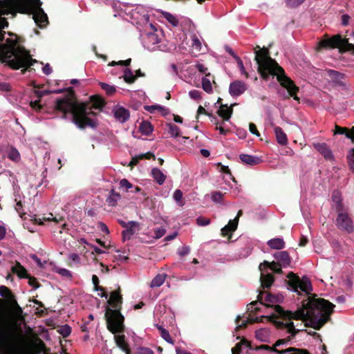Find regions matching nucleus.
<instances>
[{
    "instance_id": "obj_1",
    "label": "nucleus",
    "mask_w": 354,
    "mask_h": 354,
    "mask_svg": "<svg viewBox=\"0 0 354 354\" xmlns=\"http://www.w3.org/2000/svg\"><path fill=\"white\" fill-rule=\"evenodd\" d=\"M302 306L295 312L285 310L279 305L274 306V311L279 314L278 318L289 320V322L285 323V328L291 334V337L295 336L299 331L295 328L292 319L306 322V326L318 330L330 319L335 308V305L328 300L314 297L304 301Z\"/></svg>"
},
{
    "instance_id": "obj_2",
    "label": "nucleus",
    "mask_w": 354,
    "mask_h": 354,
    "mask_svg": "<svg viewBox=\"0 0 354 354\" xmlns=\"http://www.w3.org/2000/svg\"><path fill=\"white\" fill-rule=\"evenodd\" d=\"M67 94L56 100L55 109L62 113V118L67 119L71 115L72 122L80 129H84L86 127L92 128L96 127V122L88 117L89 115H95L92 109H101L105 104L104 100L98 96L91 97V102H79L72 87L66 89Z\"/></svg>"
},
{
    "instance_id": "obj_3",
    "label": "nucleus",
    "mask_w": 354,
    "mask_h": 354,
    "mask_svg": "<svg viewBox=\"0 0 354 354\" xmlns=\"http://www.w3.org/2000/svg\"><path fill=\"white\" fill-rule=\"evenodd\" d=\"M254 50V59L258 64V72L261 77L267 80L270 76H272V77L277 76L280 85L287 90L288 97H292L294 100H299L297 95L299 87L286 75L283 68L270 57L268 49L265 47L260 48L259 46H257Z\"/></svg>"
},
{
    "instance_id": "obj_4",
    "label": "nucleus",
    "mask_w": 354,
    "mask_h": 354,
    "mask_svg": "<svg viewBox=\"0 0 354 354\" xmlns=\"http://www.w3.org/2000/svg\"><path fill=\"white\" fill-rule=\"evenodd\" d=\"M108 304L114 309L106 308L105 319L107 329L113 334H117L124 331V317L120 310L122 309V297L120 293V288L111 292Z\"/></svg>"
},
{
    "instance_id": "obj_5",
    "label": "nucleus",
    "mask_w": 354,
    "mask_h": 354,
    "mask_svg": "<svg viewBox=\"0 0 354 354\" xmlns=\"http://www.w3.org/2000/svg\"><path fill=\"white\" fill-rule=\"evenodd\" d=\"M17 10L23 14H33V19L40 28L45 27L48 24L47 15L41 8L40 0H14Z\"/></svg>"
},
{
    "instance_id": "obj_6",
    "label": "nucleus",
    "mask_w": 354,
    "mask_h": 354,
    "mask_svg": "<svg viewBox=\"0 0 354 354\" xmlns=\"http://www.w3.org/2000/svg\"><path fill=\"white\" fill-rule=\"evenodd\" d=\"M319 50L339 48L340 51L354 52V44L349 43L348 39L342 38L340 35H335L331 37L325 35L324 38L318 42Z\"/></svg>"
},
{
    "instance_id": "obj_7",
    "label": "nucleus",
    "mask_w": 354,
    "mask_h": 354,
    "mask_svg": "<svg viewBox=\"0 0 354 354\" xmlns=\"http://www.w3.org/2000/svg\"><path fill=\"white\" fill-rule=\"evenodd\" d=\"M11 326V317L0 309V349L8 345Z\"/></svg>"
},
{
    "instance_id": "obj_8",
    "label": "nucleus",
    "mask_w": 354,
    "mask_h": 354,
    "mask_svg": "<svg viewBox=\"0 0 354 354\" xmlns=\"http://www.w3.org/2000/svg\"><path fill=\"white\" fill-rule=\"evenodd\" d=\"M287 278L288 279V285L290 286L295 292H298L299 289L308 294L310 291L312 290V285L306 277H303L302 279H300L297 274L293 273L292 272H290Z\"/></svg>"
},
{
    "instance_id": "obj_9",
    "label": "nucleus",
    "mask_w": 354,
    "mask_h": 354,
    "mask_svg": "<svg viewBox=\"0 0 354 354\" xmlns=\"http://www.w3.org/2000/svg\"><path fill=\"white\" fill-rule=\"evenodd\" d=\"M11 329L9 337L8 345L3 349H0V354H39V351H37V348H34L32 345L25 349L15 351L12 347V342L14 337V324L11 319Z\"/></svg>"
},
{
    "instance_id": "obj_10",
    "label": "nucleus",
    "mask_w": 354,
    "mask_h": 354,
    "mask_svg": "<svg viewBox=\"0 0 354 354\" xmlns=\"http://www.w3.org/2000/svg\"><path fill=\"white\" fill-rule=\"evenodd\" d=\"M258 302L263 304L268 308H273L274 309V306L276 305H270V304H277L281 302V297L278 295H274L266 291H261L257 296V300L252 301L250 305L254 306L258 304Z\"/></svg>"
},
{
    "instance_id": "obj_11",
    "label": "nucleus",
    "mask_w": 354,
    "mask_h": 354,
    "mask_svg": "<svg viewBox=\"0 0 354 354\" xmlns=\"http://www.w3.org/2000/svg\"><path fill=\"white\" fill-rule=\"evenodd\" d=\"M342 209V207L339 205V207H337L338 215L336 218V225L339 230L351 233L354 230L353 221L347 213L341 212Z\"/></svg>"
},
{
    "instance_id": "obj_12",
    "label": "nucleus",
    "mask_w": 354,
    "mask_h": 354,
    "mask_svg": "<svg viewBox=\"0 0 354 354\" xmlns=\"http://www.w3.org/2000/svg\"><path fill=\"white\" fill-rule=\"evenodd\" d=\"M246 89L247 86L243 82L236 80L230 84L229 93L233 97L239 96L243 94Z\"/></svg>"
},
{
    "instance_id": "obj_13",
    "label": "nucleus",
    "mask_w": 354,
    "mask_h": 354,
    "mask_svg": "<svg viewBox=\"0 0 354 354\" xmlns=\"http://www.w3.org/2000/svg\"><path fill=\"white\" fill-rule=\"evenodd\" d=\"M113 111L115 119L121 123H124L129 119V111L123 106H117Z\"/></svg>"
},
{
    "instance_id": "obj_14",
    "label": "nucleus",
    "mask_w": 354,
    "mask_h": 354,
    "mask_svg": "<svg viewBox=\"0 0 354 354\" xmlns=\"http://www.w3.org/2000/svg\"><path fill=\"white\" fill-rule=\"evenodd\" d=\"M238 227V218L230 220L227 225H225L221 230L223 236H228V240L232 239V232H234Z\"/></svg>"
},
{
    "instance_id": "obj_15",
    "label": "nucleus",
    "mask_w": 354,
    "mask_h": 354,
    "mask_svg": "<svg viewBox=\"0 0 354 354\" xmlns=\"http://www.w3.org/2000/svg\"><path fill=\"white\" fill-rule=\"evenodd\" d=\"M274 257L279 265L283 267L290 266L291 258L287 251L277 252L274 254Z\"/></svg>"
},
{
    "instance_id": "obj_16",
    "label": "nucleus",
    "mask_w": 354,
    "mask_h": 354,
    "mask_svg": "<svg viewBox=\"0 0 354 354\" xmlns=\"http://www.w3.org/2000/svg\"><path fill=\"white\" fill-rule=\"evenodd\" d=\"M234 105H236V104H232L230 106H228L227 104H221V106H220L217 113L223 118L222 124H223L225 121H228L230 119L233 112L232 106Z\"/></svg>"
},
{
    "instance_id": "obj_17",
    "label": "nucleus",
    "mask_w": 354,
    "mask_h": 354,
    "mask_svg": "<svg viewBox=\"0 0 354 354\" xmlns=\"http://www.w3.org/2000/svg\"><path fill=\"white\" fill-rule=\"evenodd\" d=\"M129 226L122 232V241L124 242L127 240L131 239V236L136 233L135 228L138 227L139 224L137 221H129Z\"/></svg>"
},
{
    "instance_id": "obj_18",
    "label": "nucleus",
    "mask_w": 354,
    "mask_h": 354,
    "mask_svg": "<svg viewBox=\"0 0 354 354\" xmlns=\"http://www.w3.org/2000/svg\"><path fill=\"white\" fill-rule=\"evenodd\" d=\"M115 342L116 345L124 352L128 353L130 352L129 346L126 341V337L124 335H115Z\"/></svg>"
},
{
    "instance_id": "obj_19",
    "label": "nucleus",
    "mask_w": 354,
    "mask_h": 354,
    "mask_svg": "<svg viewBox=\"0 0 354 354\" xmlns=\"http://www.w3.org/2000/svg\"><path fill=\"white\" fill-rule=\"evenodd\" d=\"M334 133L341 135L344 134L346 138L351 139L352 142L354 144V127L349 129L347 127H342L336 124Z\"/></svg>"
},
{
    "instance_id": "obj_20",
    "label": "nucleus",
    "mask_w": 354,
    "mask_h": 354,
    "mask_svg": "<svg viewBox=\"0 0 354 354\" xmlns=\"http://www.w3.org/2000/svg\"><path fill=\"white\" fill-rule=\"evenodd\" d=\"M121 199V195L112 189L109 192V196L106 198V202L109 206L115 207L118 202Z\"/></svg>"
},
{
    "instance_id": "obj_21",
    "label": "nucleus",
    "mask_w": 354,
    "mask_h": 354,
    "mask_svg": "<svg viewBox=\"0 0 354 354\" xmlns=\"http://www.w3.org/2000/svg\"><path fill=\"white\" fill-rule=\"evenodd\" d=\"M239 158L241 162L249 165H256L261 162L260 158L248 154H241Z\"/></svg>"
},
{
    "instance_id": "obj_22",
    "label": "nucleus",
    "mask_w": 354,
    "mask_h": 354,
    "mask_svg": "<svg viewBox=\"0 0 354 354\" xmlns=\"http://www.w3.org/2000/svg\"><path fill=\"white\" fill-rule=\"evenodd\" d=\"M315 148L324 156L326 159H330L333 158L331 151L329 149L325 143H317L314 145Z\"/></svg>"
},
{
    "instance_id": "obj_23",
    "label": "nucleus",
    "mask_w": 354,
    "mask_h": 354,
    "mask_svg": "<svg viewBox=\"0 0 354 354\" xmlns=\"http://www.w3.org/2000/svg\"><path fill=\"white\" fill-rule=\"evenodd\" d=\"M11 270L21 279L26 278L28 276L26 269L17 261L15 265L12 267Z\"/></svg>"
},
{
    "instance_id": "obj_24",
    "label": "nucleus",
    "mask_w": 354,
    "mask_h": 354,
    "mask_svg": "<svg viewBox=\"0 0 354 354\" xmlns=\"http://www.w3.org/2000/svg\"><path fill=\"white\" fill-rule=\"evenodd\" d=\"M10 308H11V312L13 315V317L17 319H21L23 318L22 314H23V310L18 304L16 299L10 302Z\"/></svg>"
},
{
    "instance_id": "obj_25",
    "label": "nucleus",
    "mask_w": 354,
    "mask_h": 354,
    "mask_svg": "<svg viewBox=\"0 0 354 354\" xmlns=\"http://www.w3.org/2000/svg\"><path fill=\"white\" fill-rule=\"evenodd\" d=\"M275 353L277 354H310L306 349L295 347H289L283 350L277 349V352Z\"/></svg>"
},
{
    "instance_id": "obj_26",
    "label": "nucleus",
    "mask_w": 354,
    "mask_h": 354,
    "mask_svg": "<svg viewBox=\"0 0 354 354\" xmlns=\"http://www.w3.org/2000/svg\"><path fill=\"white\" fill-rule=\"evenodd\" d=\"M271 249L281 250L285 248V242L283 239L274 238L269 240L267 243Z\"/></svg>"
},
{
    "instance_id": "obj_27",
    "label": "nucleus",
    "mask_w": 354,
    "mask_h": 354,
    "mask_svg": "<svg viewBox=\"0 0 354 354\" xmlns=\"http://www.w3.org/2000/svg\"><path fill=\"white\" fill-rule=\"evenodd\" d=\"M265 265L266 267L269 268L270 270H272L274 272L277 274H281L282 270L281 268V266L279 264V263H277L275 261H272L271 263L264 261L263 263H261L259 265V270H262V266Z\"/></svg>"
},
{
    "instance_id": "obj_28",
    "label": "nucleus",
    "mask_w": 354,
    "mask_h": 354,
    "mask_svg": "<svg viewBox=\"0 0 354 354\" xmlns=\"http://www.w3.org/2000/svg\"><path fill=\"white\" fill-rule=\"evenodd\" d=\"M0 295L5 298L9 304L15 299L11 290L5 286H0Z\"/></svg>"
},
{
    "instance_id": "obj_29",
    "label": "nucleus",
    "mask_w": 354,
    "mask_h": 354,
    "mask_svg": "<svg viewBox=\"0 0 354 354\" xmlns=\"http://www.w3.org/2000/svg\"><path fill=\"white\" fill-rule=\"evenodd\" d=\"M274 132H275V135L277 137V140L279 144H280L281 145H284L287 144L288 139H287L286 134L283 132V131L282 130V129L281 127H276L274 128Z\"/></svg>"
},
{
    "instance_id": "obj_30",
    "label": "nucleus",
    "mask_w": 354,
    "mask_h": 354,
    "mask_svg": "<svg viewBox=\"0 0 354 354\" xmlns=\"http://www.w3.org/2000/svg\"><path fill=\"white\" fill-rule=\"evenodd\" d=\"M274 281L272 274H261V282L263 288H269Z\"/></svg>"
},
{
    "instance_id": "obj_31",
    "label": "nucleus",
    "mask_w": 354,
    "mask_h": 354,
    "mask_svg": "<svg viewBox=\"0 0 354 354\" xmlns=\"http://www.w3.org/2000/svg\"><path fill=\"white\" fill-rule=\"evenodd\" d=\"M151 175L159 185H162L166 179V176L158 168L152 169Z\"/></svg>"
},
{
    "instance_id": "obj_32",
    "label": "nucleus",
    "mask_w": 354,
    "mask_h": 354,
    "mask_svg": "<svg viewBox=\"0 0 354 354\" xmlns=\"http://www.w3.org/2000/svg\"><path fill=\"white\" fill-rule=\"evenodd\" d=\"M242 345L252 348L251 343L246 339L243 338L240 342L237 343L236 346L232 348V354H240L242 351Z\"/></svg>"
},
{
    "instance_id": "obj_33",
    "label": "nucleus",
    "mask_w": 354,
    "mask_h": 354,
    "mask_svg": "<svg viewBox=\"0 0 354 354\" xmlns=\"http://www.w3.org/2000/svg\"><path fill=\"white\" fill-rule=\"evenodd\" d=\"M140 132L146 136H149L153 131V126L148 121H142L139 127Z\"/></svg>"
},
{
    "instance_id": "obj_34",
    "label": "nucleus",
    "mask_w": 354,
    "mask_h": 354,
    "mask_svg": "<svg viewBox=\"0 0 354 354\" xmlns=\"http://www.w3.org/2000/svg\"><path fill=\"white\" fill-rule=\"evenodd\" d=\"M255 337L261 342H266L269 337V330L266 328H261L256 330Z\"/></svg>"
},
{
    "instance_id": "obj_35",
    "label": "nucleus",
    "mask_w": 354,
    "mask_h": 354,
    "mask_svg": "<svg viewBox=\"0 0 354 354\" xmlns=\"http://www.w3.org/2000/svg\"><path fill=\"white\" fill-rule=\"evenodd\" d=\"M167 275L165 274H157L151 282V287H160L165 281Z\"/></svg>"
},
{
    "instance_id": "obj_36",
    "label": "nucleus",
    "mask_w": 354,
    "mask_h": 354,
    "mask_svg": "<svg viewBox=\"0 0 354 354\" xmlns=\"http://www.w3.org/2000/svg\"><path fill=\"white\" fill-rule=\"evenodd\" d=\"M123 79L127 84H133L136 81V77L133 75L130 68H125L124 71Z\"/></svg>"
},
{
    "instance_id": "obj_37",
    "label": "nucleus",
    "mask_w": 354,
    "mask_h": 354,
    "mask_svg": "<svg viewBox=\"0 0 354 354\" xmlns=\"http://www.w3.org/2000/svg\"><path fill=\"white\" fill-rule=\"evenodd\" d=\"M7 156L10 160L14 162H18L20 160V153L19 151L14 147H10L9 151H8Z\"/></svg>"
},
{
    "instance_id": "obj_38",
    "label": "nucleus",
    "mask_w": 354,
    "mask_h": 354,
    "mask_svg": "<svg viewBox=\"0 0 354 354\" xmlns=\"http://www.w3.org/2000/svg\"><path fill=\"white\" fill-rule=\"evenodd\" d=\"M157 328L158 329V330L160 331V335L162 337V338H163L166 342H167L169 344H174V339L171 337L170 335H169V333L168 330H167L166 329H165L162 326H157Z\"/></svg>"
},
{
    "instance_id": "obj_39",
    "label": "nucleus",
    "mask_w": 354,
    "mask_h": 354,
    "mask_svg": "<svg viewBox=\"0 0 354 354\" xmlns=\"http://www.w3.org/2000/svg\"><path fill=\"white\" fill-rule=\"evenodd\" d=\"M62 220H63L62 217H60L59 219H57V217L54 216L52 213H50L48 214V216H47V217L44 216L42 218H35L34 221L35 223H37L39 225H43V221H53L55 223H58L59 221H62Z\"/></svg>"
},
{
    "instance_id": "obj_40",
    "label": "nucleus",
    "mask_w": 354,
    "mask_h": 354,
    "mask_svg": "<svg viewBox=\"0 0 354 354\" xmlns=\"http://www.w3.org/2000/svg\"><path fill=\"white\" fill-rule=\"evenodd\" d=\"M278 317L275 314H272L269 316L262 315L261 317H257L253 319H250V324L260 323L263 322L264 319H266L268 322L272 321L273 319H277Z\"/></svg>"
},
{
    "instance_id": "obj_41",
    "label": "nucleus",
    "mask_w": 354,
    "mask_h": 354,
    "mask_svg": "<svg viewBox=\"0 0 354 354\" xmlns=\"http://www.w3.org/2000/svg\"><path fill=\"white\" fill-rule=\"evenodd\" d=\"M162 15L164 17V18L166 19L168 21V22H169L174 26H177L178 25V20L172 14L168 12H162Z\"/></svg>"
},
{
    "instance_id": "obj_42",
    "label": "nucleus",
    "mask_w": 354,
    "mask_h": 354,
    "mask_svg": "<svg viewBox=\"0 0 354 354\" xmlns=\"http://www.w3.org/2000/svg\"><path fill=\"white\" fill-rule=\"evenodd\" d=\"M100 85L101 86V88L104 90L106 92V93L109 95H113L116 91V88L114 86L109 85L104 82H100Z\"/></svg>"
},
{
    "instance_id": "obj_43",
    "label": "nucleus",
    "mask_w": 354,
    "mask_h": 354,
    "mask_svg": "<svg viewBox=\"0 0 354 354\" xmlns=\"http://www.w3.org/2000/svg\"><path fill=\"white\" fill-rule=\"evenodd\" d=\"M346 158L349 169L354 173V148L348 151Z\"/></svg>"
},
{
    "instance_id": "obj_44",
    "label": "nucleus",
    "mask_w": 354,
    "mask_h": 354,
    "mask_svg": "<svg viewBox=\"0 0 354 354\" xmlns=\"http://www.w3.org/2000/svg\"><path fill=\"white\" fill-rule=\"evenodd\" d=\"M168 133L173 137L177 138L180 136V129L178 126L174 124H168Z\"/></svg>"
},
{
    "instance_id": "obj_45",
    "label": "nucleus",
    "mask_w": 354,
    "mask_h": 354,
    "mask_svg": "<svg viewBox=\"0 0 354 354\" xmlns=\"http://www.w3.org/2000/svg\"><path fill=\"white\" fill-rule=\"evenodd\" d=\"M192 47L197 52H199L201 50V42L196 35H193L192 37Z\"/></svg>"
},
{
    "instance_id": "obj_46",
    "label": "nucleus",
    "mask_w": 354,
    "mask_h": 354,
    "mask_svg": "<svg viewBox=\"0 0 354 354\" xmlns=\"http://www.w3.org/2000/svg\"><path fill=\"white\" fill-rule=\"evenodd\" d=\"M305 0H285L286 4L288 8H295L301 5Z\"/></svg>"
},
{
    "instance_id": "obj_47",
    "label": "nucleus",
    "mask_w": 354,
    "mask_h": 354,
    "mask_svg": "<svg viewBox=\"0 0 354 354\" xmlns=\"http://www.w3.org/2000/svg\"><path fill=\"white\" fill-rule=\"evenodd\" d=\"M32 346L34 348H37V351H39V353L41 352L46 353L48 351L45 343L41 339H38L37 343Z\"/></svg>"
},
{
    "instance_id": "obj_48",
    "label": "nucleus",
    "mask_w": 354,
    "mask_h": 354,
    "mask_svg": "<svg viewBox=\"0 0 354 354\" xmlns=\"http://www.w3.org/2000/svg\"><path fill=\"white\" fill-rule=\"evenodd\" d=\"M241 319V316H238L236 319V324H237V326L236 327V330L238 331L241 328H245L247 327L248 324H250V319H248L245 321H243L241 324H239V322Z\"/></svg>"
},
{
    "instance_id": "obj_49",
    "label": "nucleus",
    "mask_w": 354,
    "mask_h": 354,
    "mask_svg": "<svg viewBox=\"0 0 354 354\" xmlns=\"http://www.w3.org/2000/svg\"><path fill=\"white\" fill-rule=\"evenodd\" d=\"M55 270L57 273L59 274L62 277L71 278L72 277V274L71 271H69L67 269L65 268H55Z\"/></svg>"
},
{
    "instance_id": "obj_50",
    "label": "nucleus",
    "mask_w": 354,
    "mask_h": 354,
    "mask_svg": "<svg viewBox=\"0 0 354 354\" xmlns=\"http://www.w3.org/2000/svg\"><path fill=\"white\" fill-rule=\"evenodd\" d=\"M120 187L126 189V192H129L130 189H133V185L126 178H123L120 181Z\"/></svg>"
},
{
    "instance_id": "obj_51",
    "label": "nucleus",
    "mask_w": 354,
    "mask_h": 354,
    "mask_svg": "<svg viewBox=\"0 0 354 354\" xmlns=\"http://www.w3.org/2000/svg\"><path fill=\"white\" fill-rule=\"evenodd\" d=\"M202 88L203 89L209 93L212 91V87L210 80H202Z\"/></svg>"
},
{
    "instance_id": "obj_52",
    "label": "nucleus",
    "mask_w": 354,
    "mask_h": 354,
    "mask_svg": "<svg viewBox=\"0 0 354 354\" xmlns=\"http://www.w3.org/2000/svg\"><path fill=\"white\" fill-rule=\"evenodd\" d=\"M26 279H28V284L33 287L35 289L38 288L40 286V284L35 277H32L28 274Z\"/></svg>"
},
{
    "instance_id": "obj_53",
    "label": "nucleus",
    "mask_w": 354,
    "mask_h": 354,
    "mask_svg": "<svg viewBox=\"0 0 354 354\" xmlns=\"http://www.w3.org/2000/svg\"><path fill=\"white\" fill-rule=\"evenodd\" d=\"M92 282L93 283L95 290H104V288L99 286L100 281L97 275L93 274L92 276Z\"/></svg>"
},
{
    "instance_id": "obj_54",
    "label": "nucleus",
    "mask_w": 354,
    "mask_h": 354,
    "mask_svg": "<svg viewBox=\"0 0 354 354\" xmlns=\"http://www.w3.org/2000/svg\"><path fill=\"white\" fill-rule=\"evenodd\" d=\"M166 233V230L163 227L156 228L154 230V238L158 239L163 236Z\"/></svg>"
},
{
    "instance_id": "obj_55",
    "label": "nucleus",
    "mask_w": 354,
    "mask_h": 354,
    "mask_svg": "<svg viewBox=\"0 0 354 354\" xmlns=\"http://www.w3.org/2000/svg\"><path fill=\"white\" fill-rule=\"evenodd\" d=\"M255 350H266L272 352H277V348L275 346H270L268 345L262 344L255 348Z\"/></svg>"
},
{
    "instance_id": "obj_56",
    "label": "nucleus",
    "mask_w": 354,
    "mask_h": 354,
    "mask_svg": "<svg viewBox=\"0 0 354 354\" xmlns=\"http://www.w3.org/2000/svg\"><path fill=\"white\" fill-rule=\"evenodd\" d=\"M196 223L200 226H206L210 223V219L199 216L196 219Z\"/></svg>"
},
{
    "instance_id": "obj_57",
    "label": "nucleus",
    "mask_w": 354,
    "mask_h": 354,
    "mask_svg": "<svg viewBox=\"0 0 354 354\" xmlns=\"http://www.w3.org/2000/svg\"><path fill=\"white\" fill-rule=\"evenodd\" d=\"M59 332L64 337H66L71 334V328L70 326L65 325L59 330Z\"/></svg>"
},
{
    "instance_id": "obj_58",
    "label": "nucleus",
    "mask_w": 354,
    "mask_h": 354,
    "mask_svg": "<svg viewBox=\"0 0 354 354\" xmlns=\"http://www.w3.org/2000/svg\"><path fill=\"white\" fill-rule=\"evenodd\" d=\"M15 209L21 217H22L23 215L26 214V213L24 211L22 202L21 201L17 202L15 205Z\"/></svg>"
},
{
    "instance_id": "obj_59",
    "label": "nucleus",
    "mask_w": 354,
    "mask_h": 354,
    "mask_svg": "<svg viewBox=\"0 0 354 354\" xmlns=\"http://www.w3.org/2000/svg\"><path fill=\"white\" fill-rule=\"evenodd\" d=\"M189 95L190 97L194 100H199L201 97V92L198 90H192L189 91Z\"/></svg>"
},
{
    "instance_id": "obj_60",
    "label": "nucleus",
    "mask_w": 354,
    "mask_h": 354,
    "mask_svg": "<svg viewBox=\"0 0 354 354\" xmlns=\"http://www.w3.org/2000/svg\"><path fill=\"white\" fill-rule=\"evenodd\" d=\"M223 194L220 192H215L212 193V198L214 202H220L223 198Z\"/></svg>"
},
{
    "instance_id": "obj_61",
    "label": "nucleus",
    "mask_w": 354,
    "mask_h": 354,
    "mask_svg": "<svg viewBox=\"0 0 354 354\" xmlns=\"http://www.w3.org/2000/svg\"><path fill=\"white\" fill-rule=\"evenodd\" d=\"M190 248L188 246H183L178 249V254L180 257H184L189 253Z\"/></svg>"
},
{
    "instance_id": "obj_62",
    "label": "nucleus",
    "mask_w": 354,
    "mask_h": 354,
    "mask_svg": "<svg viewBox=\"0 0 354 354\" xmlns=\"http://www.w3.org/2000/svg\"><path fill=\"white\" fill-rule=\"evenodd\" d=\"M11 86L7 82H0V91H10Z\"/></svg>"
},
{
    "instance_id": "obj_63",
    "label": "nucleus",
    "mask_w": 354,
    "mask_h": 354,
    "mask_svg": "<svg viewBox=\"0 0 354 354\" xmlns=\"http://www.w3.org/2000/svg\"><path fill=\"white\" fill-rule=\"evenodd\" d=\"M269 322H272L278 329H285V323L281 321H277L276 319H273L272 321Z\"/></svg>"
},
{
    "instance_id": "obj_64",
    "label": "nucleus",
    "mask_w": 354,
    "mask_h": 354,
    "mask_svg": "<svg viewBox=\"0 0 354 354\" xmlns=\"http://www.w3.org/2000/svg\"><path fill=\"white\" fill-rule=\"evenodd\" d=\"M174 198L176 202L181 201L183 198V192L180 189H177L174 192Z\"/></svg>"
}]
</instances>
